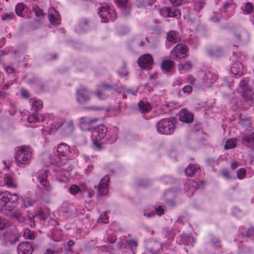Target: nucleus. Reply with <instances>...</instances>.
<instances>
[{
    "instance_id": "nucleus-1",
    "label": "nucleus",
    "mask_w": 254,
    "mask_h": 254,
    "mask_svg": "<svg viewBox=\"0 0 254 254\" xmlns=\"http://www.w3.org/2000/svg\"><path fill=\"white\" fill-rule=\"evenodd\" d=\"M19 197L16 193H11L8 191H0V211L6 215L17 219L19 222H24L25 218L18 210H12L18 204Z\"/></svg>"
},
{
    "instance_id": "nucleus-2",
    "label": "nucleus",
    "mask_w": 254,
    "mask_h": 254,
    "mask_svg": "<svg viewBox=\"0 0 254 254\" xmlns=\"http://www.w3.org/2000/svg\"><path fill=\"white\" fill-rule=\"evenodd\" d=\"M56 165V168L54 169V171L57 173L56 179L60 182H68L71 177L70 171L72 169V166L69 162L63 163L60 161L58 163L56 160L55 163L54 164Z\"/></svg>"
},
{
    "instance_id": "nucleus-3",
    "label": "nucleus",
    "mask_w": 254,
    "mask_h": 254,
    "mask_svg": "<svg viewBox=\"0 0 254 254\" xmlns=\"http://www.w3.org/2000/svg\"><path fill=\"white\" fill-rule=\"evenodd\" d=\"M32 158V150L29 146L22 145L17 147L15 153V160L19 164L28 165Z\"/></svg>"
},
{
    "instance_id": "nucleus-4",
    "label": "nucleus",
    "mask_w": 254,
    "mask_h": 254,
    "mask_svg": "<svg viewBox=\"0 0 254 254\" xmlns=\"http://www.w3.org/2000/svg\"><path fill=\"white\" fill-rule=\"evenodd\" d=\"M176 121L173 118L162 119L158 122L156 127L158 132L162 134H171L176 128Z\"/></svg>"
},
{
    "instance_id": "nucleus-5",
    "label": "nucleus",
    "mask_w": 254,
    "mask_h": 254,
    "mask_svg": "<svg viewBox=\"0 0 254 254\" xmlns=\"http://www.w3.org/2000/svg\"><path fill=\"white\" fill-rule=\"evenodd\" d=\"M56 129H58L61 127H63V133L65 136H67L71 134L75 129L73 121L72 120L65 121L63 118L56 119L52 124Z\"/></svg>"
},
{
    "instance_id": "nucleus-6",
    "label": "nucleus",
    "mask_w": 254,
    "mask_h": 254,
    "mask_svg": "<svg viewBox=\"0 0 254 254\" xmlns=\"http://www.w3.org/2000/svg\"><path fill=\"white\" fill-rule=\"evenodd\" d=\"M48 173L45 169L39 171L33 176V181L39 183L43 189L46 192H50L53 190L52 187L50 185L47 180Z\"/></svg>"
},
{
    "instance_id": "nucleus-7",
    "label": "nucleus",
    "mask_w": 254,
    "mask_h": 254,
    "mask_svg": "<svg viewBox=\"0 0 254 254\" xmlns=\"http://www.w3.org/2000/svg\"><path fill=\"white\" fill-rule=\"evenodd\" d=\"M107 132V127L103 125H99L94 128L91 131V137L93 140V148L96 150L101 149V146L98 142V140L103 139Z\"/></svg>"
},
{
    "instance_id": "nucleus-8",
    "label": "nucleus",
    "mask_w": 254,
    "mask_h": 254,
    "mask_svg": "<svg viewBox=\"0 0 254 254\" xmlns=\"http://www.w3.org/2000/svg\"><path fill=\"white\" fill-rule=\"evenodd\" d=\"M98 14L101 19L102 22H107L113 21L117 18V13L115 8L113 6L105 5L102 6Z\"/></svg>"
},
{
    "instance_id": "nucleus-9",
    "label": "nucleus",
    "mask_w": 254,
    "mask_h": 254,
    "mask_svg": "<svg viewBox=\"0 0 254 254\" xmlns=\"http://www.w3.org/2000/svg\"><path fill=\"white\" fill-rule=\"evenodd\" d=\"M249 39V34L245 30L239 28L231 33V42L234 46H236L241 41H247Z\"/></svg>"
},
{
    "instance_id": "nucleus-10",
    "label": "nucleus",
    "mask_w": 254,
    "mask_h": 254,
    "mask_svg": "<svg viewBox=\"0 0 254 254\" xmlns=\"http://www.w3.org/2000/svg\"><path fill=\"white\" fill-rule=\"evenodd\" d=\"M57 152L58 156L56 157V158H52L51 159V163L54 164L56 160L60 163L62 161L63 163L67 162L66 160V156L69 154L70 148L69 146L65 143H61L59 144L57 147Z\"/></svg>"
},
{
    "instance_id": "nucleus-11",
    "label": "nucleus",
    "mask_w": 254,
    "mask_h": 254,
    "mask_svg": "<svg viewBox=\"0 0 254 254\" xmlns=\"http://www.w3.org/2000/svg\"><path fill=\"white\" fill-rule=\"evenodd\" d=\"M162 244L156 240H148L146 242L145 248L147 254H159L162 251Z\"/></svg>"
},
{
    "instance_id": "nucleus-12",
    "label": "nucleus",
    "mask_w": 254,
    "mask_h": 254,
    "mask_svg": "<svg viewBox=\"0 0 254 254\" xmlns=\"http://www.w3.org/2000/svg\"><path fill=\"white\" fill-rule=\"evenodd\" d=\"M76 98L79 104H84L90 100V92L85 87L81 86L76 89Z\"/></svg>"
},
{
    "instance_id": "nucleus-13",
    "label": "nucleus",
    "mask_w": 254,
    "mask_h": 254,
    "mask_svg": "<svg viewBox=\"0 0 254 254\" xmlns=\"http://www.w3.org/2000/svg\"><path fill=\"white\" fill-rule=\"evenodd\" d=\"M188 51V47L186 45L178 44L172 49L171 53L175 58L181 59L187 56Z\"/></svg>"
},
{
    "instance_id": "nucleus-14",
    "label": "nucleus",
    "mask_w": 254,
    "mask_h": 254,
    "mask_svg": "<svg viewBox=\"0 0 254 254\" xmlns=\"http://www.w3.org/2000/svg\"><path fill=\"white\" fill-rule=\"evenodd\" d=\"M3 235L5 240L11 244L15 243L19 237L18 231L15 227L8 229L3 233Z\"/></svg>"
},
{
    "instance_id": "nucleus-15",
    "label": "nucleus",
    "mask_w": 254,
    "mask_h": 254,
    "mask_svg": "<svg viewBox=\"0 0 254 254\" xmlns=\"http://www.w3.org/2000/svg\"><path fill=\"white\" fill-rule=\"evenodd\" d=\"M111 89V86L106 84H102L95 92V94L99 99L104 100L109 96Z\"/></svg>"
},
{
    "instance_id": "nucleus-16",
    "label": "nucleus",
    "mask_w": 254,
    "mask_h": 254,
    "mask_svg": "<svg viewBox=\"0 0 254 254\" xmlns=\"http://www.w3.org/2000/svg\"><path fill=\"white\" fill-rule=\"evenodd\" d=\"M0 185L6 186L8 188H16L17 187L16 182L13 174L4 173L3 179L0 182Z\"/></svg>"
},
{
    "instance_id": "nucleus-17",
    "label": "nucleus",
    "mask_w": 254,
    "mask_h": 254,
    "mask_svg": "<svg viewBox=\"0 0 254 254\" xmlns=\"http://www.w3.org/2000/svg\"><path fill=\"white\" fill-rule=\"evenodd\" d=\"M98 121V118L91 117H83L80 119V126L81 129L89 130L91 126Z\"/></svg>"
},
{
    "instance_id": "nucleus-18",
    "label": "nucleus",
    "mask_w": 254,
    "mask_h": 254,
    "mask_svg": "<svg viewBox=\"0 0 254 254\" xmlns=\"http://www.w3.org/2000/svg\"><path fill=\"white\" fill-rule=\"evenodd\" d=\"M153 58L149 54H145L138 59V63L141 67L145 69H150L153 64Z\"/></svg>"
},
{
    "instance_id": "nucleus-19",
    "label": "nucleus",
    "mask_w": 254,
    "mask_h": 254,
    "mask_svg": "<svg viewBox=\"0 0 254 254\" xmlns=\"http://www.w3.org/2000/svg\"><path fill=\"white\" fill-rule=\"evenodd\" d=\"M202 80L206 86H210L215 84L217 80L219 82L221 79H219L215 73L208 71L204 74Z\"/></svg>"
},
{
    "instance_id": "nucleus-20",
    "label": "nucleus",
    "mask_w": 254,
    "mask_h": 254,
    "mask_svg": "<svg viewBox=\"0 0 254 254\" xmlns=\"http://www.w3.org/2000/svg\"><path fill=\"white\" fill-rule=\"evenodd\" d=\"M204 5V2L202 1H197L194 3L193 9L194 12L190 13L189 15V18L191 21H195L198 19L200 15L198 11L200 10Z\"/></svg>"
},
{
    "instance_id": "nucleus-21",
    "label": "nucleus",
    "mask_w": 254,
    "mask_h": 254,
    "mask_svg": "<svg viewBox=\"0 0 254 254\" xmlns=\"http://www.w3.org/2000/svg\"><path fill=\"white\" fill-rule=\"evenodd\" d=\"M110 178L108 176H105L100 181L99 185L98 191L100 195H105L109 190V183Z\"/></svg>"
},
{
    "instance_id": "nucleus-22",
    "label": "nucleus",
    "mask_w": 254,
    "mask_h": 254,
    "mask_svg": "<svg viewBox=\"0 0 254 254\" xmlns=\"http://www.w3.org/2000/svg\"><path fill=\"white\" fill-rule=\"evenodd\" d=\"M32 251V246L31 244L28 242L21 243L17 247L18 254H31Z\"/></svg>"
},
{
    "instance_id": "nucleus-23",
    "label": "nucleus",
    "mask_w": 254,
    "mask_h": 254,
    "mask_svg": "<svg viewBox=\"0 0 254 254\" xmlns=\"http://www.w3.org/2000/svg\"><path fill=\"white\" fill-rule=\"evenodd\" d=\"M49 19L51 24L58 25L61 22L60 15L57 11L54 8L51 7L49 10Z\"/></svg>"
},
{
    "instance_id": "nucleus-24",
    "label": "nucleus",
    "mask_w": 254,
    "mask_h": 254,
    "mask_svg": "<svg viewBox=\"0 0 254 254\" xmlns=\"http://www.w3.org/2000/svg\"><path fill=\"white\" fill-rule=\"evenodd\" d=\"M179 117L181 121L186 123L191 122L193 119V114L185 109H182L180 111Z\"/></svg>"
},
{
    "instance_id": "nucleus-25",
    "label": "nucleus",
    "mask_w": 254,
    "mask_h": 254,
    "mask_svg": "<svg viewBox=\"0 0 254 254\" xmlns=\"http://www.w3.org/2000/svg\"><path fill=\"white\" fill-rule=\"evenodd\" d=\"M235 8V5L233 4L232 1L230 0L225 3L220 10L221 13L224 12L225 13L223 16H229L234 13Z\"/></svg>"
},
{
    "instance_id": "nucleus-26",
    "label": "nucleus",
    "mask_w": 254,
    "mask_h": 254,
    "mask_svg": "<svg viewBox=\"0 0 254 254\" xmlns=\"http://www.w3.org/2000/svg\"><path fill=\"white\" fill-rule=\"evenodd\" d=\"M241 137L243 144L247 146L254 144V132H250L249 134L243 133Z\"/></svg>"
},
{
    "instance_id": "nucleus-27",
    "label": "nucleus",
    "mask_w": 254,
    "mask_h": 254,
    "mask_svg": "<svg viewBox=\"0 0 254 254\" xmlns=\"http://www.w3.org/2000/svg\"><path fill=\"white\" fill-rule=\"evenodd\" d=\"M137 244L138 242L136 240L131 239L126 241L125 244H124L123 242H120L118 244V247L119 249H123L128 247L132 250L134 248H136Z\"/></svg>"
},
{
    "instance_id": "nucleus-28",
    "label": "nucleus",
    "mask_w": 254,
    "mask_h": 254,
    "mask_svg": "<svg viewBox=\"0 0 254 254\" xmlns=\"http://www.w3.org/2000/svg\"><path fill=\"white\" fill-rule=\"evenodd\" d=\"M250 90H251V88L248 84V80L247 79L241 80L238 88V92L241 93L243 96L244 94H246Z\"/></svg>"
},
{
    "instance_id": "nucleus-29",
    "label": "nucleus",
    "mask_w": 254,
    "mask_h": 254,
    "mask_svg": "<svg viewBox=\"0 0 254 254\" xmlns=\"http://www.w3.org/2000/svg\"><path fill=\"white\" fill-rule=\"evenodd\" d=\"M243 66L241 63L236 62L232 64L231 71L234 75H240L243 72Z\"/></svg>"
},
{
    "instance_id": "nucleus-30",
    "label": "nucleus",
    "mask_w": 254,
    "mask_h": 254,
    "mask_svg": "<svg viewBox=\"0 0 254 254\" xmlns=\"http://www.w3.org/2000/svg\"><path fill=\"white\" fill-rule=\"evenodd\" d=\"M200 168L196 164H190L186 169L185 173L188 176H192L193 175L199 172Z\"/></svg>"
},
{
    "instance_id": "nucleus-31",
    "label": "nucleus",
    "mask_w": 254,
    "mask_h": 254,
    "mask_svg": "<svg viewBox=\"0 0 254 254\" xmlns=\"http://www.w3.org/2000/svg\"><path fill=\"white\" fill-rule=\"evenodd\" d=\"M175 65L174 62L170 59L164 60L161 65V68L167 72L171 71Z\"/></svg>"
},
{
    "instance_id": "nucleus-32",
    "label": "nucleus",
    "mask_w": 254,
    "mask_h": 254,
    "mask_svg": "<svg viewBox=\"0 0 254 254\" xmlns=\"http://www.w3.org/2000/svg\"><path fill=\"white\" fill-rule=\"evenodd\" d=\"M167 40L168 41V43L166 44V46L167 48H169L171 46L169 44V43L171 44H175L178 41L179 38L177 36L176 33L173 31H170L168 33L167 35Z\"/></svg>"
},
{
    "instance_id": "nucleus-33",
    "label": "nucleus",
    "mask_w": 254,
    "mask_h": 254,
    "mask_svg": "<svg viewBox=\"0 0 254 254\" xmlns=\"http://www.w3.org/2000/svg\"><path fill=\"white\" fill-rule=\"evenodd\" d=\"M45 120V117L43 115L39 116L36 114H32L28 118V121L29 123L42 122Z\"/></svg>"
},
{
    "instance_id": "nucleus-34",
    "label": "nucleus",
    "mask_w": 254,
    "mask_h": 254,
    "mask_svg": "<svg viewBox=\"0 0 254 254\" xmlns=\"http://www.w3.org/2000/svg\"><path fill=\"white\" fill-rule=\"evenodd\" d=\"M29 102L32 107L35 110L40 109L43 107V103L42 101L38 99L32 98L30 100Z\"/></svg>"
},
{
    "instance_id": "nucleus-35",
    "label": "nucleus",
    "mask_w": 254,
    "mask_h": 254,
    "mask_svg": "<svg viewBox=\"0 0 254 254\" xmlns=\"http://www.w3.org/2000/svg\"><path fill=\"white\" fill-rule=\"evenodd\" d=\"M138 107L139 110L142 113L148 112L151 109L150 104L147 102L140 101L138 103Z\"/></svg>"
},
{
    "instance_id": "nucleus-36",
    "label": "nucleus",
    "mask_w": 254,
    "mask_h": 254,
    "mask_svg": "<svg viewBox=\"0 0 254 254\" xmlns=\"http://www.w3.org/2000/svg\"><path fill=\"white\" fill-rule=\"evenodd\" d=\"M27 7L25 5L22 3H19L15 6V11L16 14L21 17L24 16V13L26 11Z\"/></svg>"
},
{
    "instance_id": "nucleus-37",
    "label": "nucleus",
    "mask_w": 254,
    "mask_h": 254,
    "mask_svg": "<svg viewBox=\"0 0 254 254\" xmlns=\"http://www.w3.org/2000/svg\"><path fill=\"white\" fill-rule=\"evenodd\" d=\"M182 241L185 245L190 247H192L194 243V239L190 234L187 235L186 236H182Z\"/></svg>"
},
{
    "instance_id": "nucleus-38",
    "label": "nucleus",
    "mask_w": 254,
    "mask_h": 254,
    "mask_svg": "<svg viewBox=\"0 0 254 254\" xmlns=\"http://www.w3.org/2000/svg\"><path fill=\"white\" fill-rule=\"evenodd\" d=\"M243 97L248 104L251 105L254 104V92H252L251 90L248 91L246 94L243 95Z\"/></svg>"
},
{
    "instance_id": "nucleus-39",
    "label": "nucleus",
    "mask_w": 254,
    "mask_h": 254,
    "mask_svg": "<svg viewBox=\"0 0 254 254\" xmlns=\"http://www.w3.org/2000/svg\"><path fill=\"white\" fill-rule=\"evenodd\" d=\"M164 210L162 206H160L155 209V211H152L151 213H144V215L148 218H150L154 216L156 214L160 216L164 214Z\"/></svg>"
},
{
    "instance_id": "nucleus-40",
    "label": "nucleus",
    "mask_w": 254,
    "mask_h": 254,
    "mask_svg": "<svg viewBox=\"0 0 254 254\" xmlns=\"http://www.w3.org/2000/svg\"><path fill=\"white\" fill-rule=\"evenodd\" d=\"M254 8L253 4L249 2H246L241 6V9L245 14H248L252 12Z\"/></svg>"
},
{
    "instance_id": "nucleus-41",
    "label": "nucleus",
    "mask_w": 254,
    "mask_h": 254,
    "mask_svg": "<svg viewBox=\"0 0 254 254\" xmlns=\"http://www.w3.org/2000/svg\"><path fill=\"white\" fill-rule=\"evenodd\" d=\"M191 67V64L189 62L178 64V68L181 73L186 72L190 69Z\"/></svg>"
},
{
    "instance_id": "nucleus-42",
    "label": "nucleus",
    "mask_w": 254,
    "mask_h": 254,
    "mask_svg": "<svg viewBox=\"0 0 254 254\" xmlns=\"http://www.w3.org/2000/svg\"><path fill=\"white\" fill-rule=\"evenodd\" d=\"M181 15L179 10L175 8L169 7L168 17H176L178 18Z\"/></svg>"
},
{
    "instance_id": "nucleus-43",
    "label": "nucleus",
    "mask_w": 254,
    "mask_h": 254,
    "mask_svg": "<svg viewBox=\"0 0 254 254\" xmlns=\"http://www.w3.org/2000/svg\"><path fill=\"white\" fill-rule=\"evenodd\" d=\"M208 54L211 57H218L221 55L222 50L215 48L210 50H208Z\"/></svg>"
},
{
    "instance_id": "nucleus-44",
    "label": "nucleus",
    "mask_w": 254,
    "mask_h": 254,
    "mask_svg": "<svg viewBox=\"0 0 254 254\" xmlns=\"http://www.w3.org/2000/svg\"><path fill=\"white\" fill-rule=\"evenodd\" d=\"M23 236L25 238L29 240H33L35 239L34 233L29 229H25L23 233Z\"/></svg>"
},
{
    "instance_id": "nucleus-45",
    "label": "nucleus",
    "mask_w": 254,
    "mask_h": 254,
    "mask_svg": "<svg viewBox=\"0 0 254 254\" xmlns=\"http://www.w3.org/2000/svg\"><path fill=\"white\" fill-rule=\"evenodd\" d=\"M236 145V140L235 139H230L227 141L225 145L226 149H232L234 148Z\"/></svg>"
},
{
    "instance_id": "nucleus-46",
    "label": "nucleus",
    "mask_w": 254,
    "mask_h": 254,
    "mask_svg": "<svg viewBox=\"0 0 254 254\" xmlns=\"http://www.w3.org/2000/svg\"><path fill=\"white\" fill-rule=\"evenodd\" d=\"M137 92V91L136 89H126L125 90V91L123 93V97L124 99L126 98L127 97V94H126V93H127L128 95L135 96V95H136Z\"/></svg>"
},
{
    "instance_id": "nucleus-47",
    "label": "nucleus",
    "mask_w": 254,
    "mask_h": 254,
    "mask_svg": "<svg viewBox=\"0 0 254 254\" xmlns=\"http://www.w3.org/2000/svg\"><path fill=\"white\" fill-rule=\"evenodd\" d=\"M222 14L219 12H213L212 15L210 16V20L213 22H218L221 17Z\"/></svg>"
},
{
    "instance_id": "nucleus-48",
    "label": "nucleus",
    "mask_w": 254,
    "mask_h": 254,
    "mask_svg": "<svg viewBox=\"0 0 254 254\" xmlns=\"http://www.w3.org/2000/svg\"><path fill=\"white\" fill-rule=\"evenodd\" d=\"M88 21L87 19L82 20L79 23V28L81 29V32H86L88 30Z\"/></svg>"
},
{
    "instance_id": "nucleus-49",
    "label": "nucleus",
    "mask_w": 254,
    "mask_h": 254,
    "mask_svg": "<svg viewBox=\"0 0 254 254\" xmlns=\"http://www.w3.org/2000/svg\"><path fill=\"white\" fill-rule=\"evenodd\" d=\"M62 207L64 212H69L73 209V206L71 203L69 204L68 202H65L63 203Z\"/></svg>"
},
{
    "instance_id": "nucleus-50",
    "label": "nucleus",
    "mask_w": 254,
    "mask_h": 254,
    "mask_svg": "<svg viewBox=\"0 0 254 254\" xmlns=\"http://www.w3.org/2000/svg\"><path fill=\"white\" fill-rule=\"evenodd\" d=\"M69 191L70 193L72 195H75L79 192V186L76 185H72L69 188Z\"/></svg>"
},
{
    "instance_id": "nucleus-51",
    "label": "nucleus",
    "mask_w": 254,
    "mask_h": 254,
    "mask_svg": "<svg viewBox=\"0 0 254 254\" xmlns=\"http://www.w3.org/2000/svg\"><path fill=\"white\" fill-rule=\"evenodd\" d=\"M161 181L166 184H169L174 182V179L170 176H164L161 178Z\"/></svg>"
},
{
    "instance_id": "nucleus-52",
    "label": "nucleus",
    "mask_w": 254,
    "mask_h": 254,
    "mask_svg": "<svg viewBox=\"0 0 254 254\" xmlns=\"http://www.w3.org/2000/svg\"><path fill=\"white\" fill-rule=\"evenodd\" d=\"M246 171L244 168H241L237 171V177L240 180L243 179L246 176Z\"/></svg>"
},
{
    "instance_id": "nucleus-53",
    "label": "nucleus",
    "mask_w": 254,
    "mask_h": 254,
    "mask_svg": "<svg viewBox=\"0 0 254 254\" xmlns=\"http://www.w3.org/2000/svg\"><path fill=\"white\" fill-rule=\"evenodd\" d=\"M35 214L32 213H28L27 214V218L28 219V221L29 223V225L31 227H34L35 223L34 221V218L35 216Z\"/></svg>"
},
{
    "instance_id": "nucleus-54",
    "label": "nucleus",
    "mask_w": 254,
    "mask_h": 254,
    "mask_svg": "<svg viewBox=\"0 0 254 254\" xmlns=\"http://www.w3.org/2000/svg\"><path fill=\"white\" fill-rule=\"evenodd\" d=\"M37 217L42 220H45L47 218V215L43 210H39L37 214Z\"/></svg>"
},
{
    "instance_id": "nucleus-55",
    "label": "nucleus",
    "mask_w": 254,
    "mask_h": 254,
    "mask_svg": "<svg viewBox=\"0 0 254 254\" xmlns=\"http://www.w3.org/2000/svg\"><path fill=\"white\" fill-rule=\"evenodd\" d=\"M169 7H165L160 9L159 13L162 16L167 17L169 15Z\"/></svg>"
},
{
    "instance_id": "nucleus-56",
    "label": "nucleus",
    "mask_w": 254,
    "mask_h": 254,
    "mask_svg": "<svg viewBox=\"0 0 254 254\" xmlns=\"http://www.w3.org/2000/svg\"><path fill=\"white\" fill-rule=\"evenodd\" d=\"M119 7H126L128 5V0H116Z\"/></svg>"
},
{
    "instance_id": "nucleus-57",
    "label": "nucleus",
    "mask_w": 254,
    "mask_h": 254,
    "mask_svg": "<svg viewBox=\"0 0 254 254\" xmlns=\"http://www.w3.org/2000/svg\"><path fill=\"white\" fill-rule=\"evenodd\" d=\"M232 213L234 216H235L237 217H240L243 215V213L241 212V211L236 207L233 208Z\"/></svg>"
},
{
    "instance_id": "nucleus-58",
    "label": "nucleus",
    "mask_w": 254,
    "mask_h": 254,
    "mask_svg": "<svg viewBox=\"0 0 254 254\" xmlns=\"http://www.w3.org/2000/svg\"><path fill=\"white\" fill-rule=\"evenodd\" d=\"M220 173L222 176L226 179H232L233 178L230 175L229 171L226 169L221 170Z\"/></svg>"
},
{
    "instance_id": "nucleus-59",
    "label": "nucleus",
    "mask_w": 254,
    "mask_h": 254,
    "mask_svg": "<svg viewBox=\"0 0 254 254\" xmlns=\"http://www.w3.org/2000/svg\"><path fill=\"white\" fill-rule=\"evenodd\" d=\"M250 123H251L250 120L249 119V118H247L244 119V120H243L242 118L241 117H240L239 123L241 124V126H249L250 124Z\"/></svg>"
},
{
    "instance_id": "nucleus-60",
    "label": "nucleus",
    "mask_w": 254,
    "mask_h": 254,
    "mask_svg": "<svg viewBox=\"0 0 254 254\" xmlns=\"http://www.w3.org/2000/svg\"><path fill=\"white\" fill-rule=\"evenodd\" d=\"M114 133L111 136L109 141L111 143H113L114 141H115L117 138L118 136V129L116 127H114L113 128Z\"/></svg>"
},
{
    "instance_id": "nucleus-61",
    "label": "nucleus",
    "mask_w": 254,
    "mask_h": 254,
    "mask_svg": "<svg viewBox=\"0 0 254 254\" xmlns=\"http://www.w3.org/2000/svg\"><path fill=\"white\" fill-rule=\"evenodd\" d=\"M33 10L35 12L36 16H40L43 15V11L36 5L33 6Z\"/></svg>"
},
{
    "instance_id": "nucleus-62",
    "label": "nucleus",
    "mask_w": 254,
    "mask_h": 254,
    "mask_svg": "<svg viewBox=\"0 0 254 254\" xmlns=\"http://www.w3.org/2000/svg\"><path fill=\"white\" fill-rule=\"evenodd\" d=\"M98 222L100 223H105V224H106L108 222V217L107 216V214L106 213H104L103 214L101 217L98 219Z\"/></svg>"
},
{
    "instance_id": "nucleus-63",
    "label": "nucleus",
    "mask_w": 254,
    "mask_h": 254,
    "mask_svg": "<svg viewBox=\"0 0 254 254\" xmlns=\"http://www.w3.org/2000/svg\"><path fill=\"white\" fill-rule=\"evenodd\" d=\"M14 13L13 12L5 13L1 15V19L2 20H9L12 19Z\"/></svg>"
},
{
    "instance_id": "nucleus-64",
    "label": "nucleus",
    "mask_w": 254,
    "mask_h": 254,
    "mask_svg": "<svg viewBox=\"0 0 254 254\" xmlns=\"http://www.w3.org/2000/svg\"><path fill=\"white\" fill-rule=\"evenodd\" d=\"M246 236L249 238L252 239L254 238V228L249 229L246 233Z\"/></svg>"
}]
</instances>
